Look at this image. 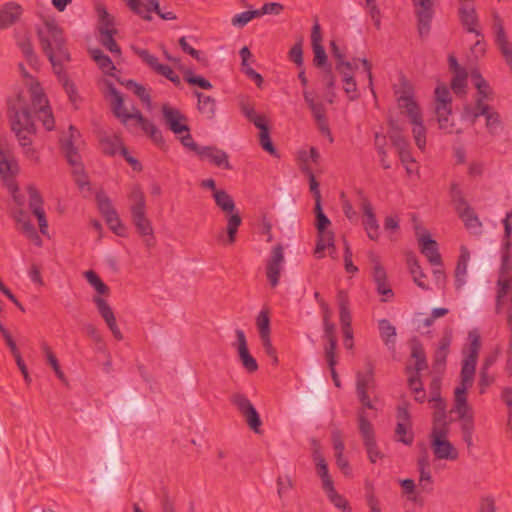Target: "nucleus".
Returning a JSON list of instances; mask_svg holds the SVG:
<instances>
[{"mask_svg":"<svg viewBox=\"0 0 512 512\" xmlns=\"http://www.w3.org/2000/svg\"><path fill=\"white\" fill-rule=\"evenodd\" d=\"M7 117L23 154L30 162L37 164L38 151L32 145L37 130L30 104L23 93H17L7 100Z\"/></svg>","mask_w":512,"mask_h":512,"instance_id":"f257e3e1","label":"nucleus"},{"mask_svg":"<svg viewBox=\"0 0 512 512\" xmlns=\"http://www.w3.org/2000/svg\"><path fill=\"white\" fill-rule=\"evenodd\" d=\"M469 346L464 350L465 357L462 362L461 382L454 391V411L460 420L473 417L471 407L467 403V391L474 381L475 369L480 350V336L477 332L468 335Z\"/></svg>","mask_w":512,"mask_h":512,"instance_id":"f03ea898","label":"nucleus"},{"mask_svg":"<svg viewBox=\"0 0 512 512\" xmlns=\"http://www.w3.org/2000/svg\"><path fill=\"white\" fill-rule=\"evenodd\" d=\"M449 430V422L441 404L434 413L429 434L430 447L436 460L456 461L459 458L458 449L448 439Z\"/></svg>","mask_w":512,"mask_h":512,"instance_id":"7ed1b4c3","label":"nucleus"},{"mask_svg":"<svg viewBox=\"0 0 512 512\" xmlns=\"http://www.w3.org/2000/svg\"><path fill=\"white\" fill-rule=\"evenodd\" d=\"M471 78L474 86L477 88L479 97L475 106L465 107L463 116L472 123H474L478 117L485 116L487 130L490 134L495 135L498 133L501 126L499 114L484 103V99H486L490 93V87L477 71L471 73Z\"/></svg>","mask_w":512,"mask_h":512,"instance_id":"20e7f679","label":"nucleus"},{"mask_svg":"<svg viewBox=\"0 0 512 512\" xmlns=\"http://www.w3.org/2000/svg\"><path fill=\"white\" fill-rule=\"evenodd\" d=\"M37 33L42 50L48 57L52 68L61 66L70 60L62 30L54 21H45L38 28Z\"/></svg>","mask_w":512,"mask_h":512,"instance_id":"39448f33","label":"nucleus"},{"mask_svg":"<svg viewBox=\"0 0 512 512\" xmlns=\"http://www.w3.org/2000/svg\"><path fill=\"white\" fill-rule=\"evenodd\" d=\"M82 143L79 131L74 126H70L68 132L61 138V149L69 165L72 167V173L77 186L82 192H89L90 184L84 173V167L79 154Z\"/></svg>","mask_w":512,"mask_h":512,"instance_id":"423d86ee","label":"nucleus"},{"mask_svg":"<svg viewBox=\"0 0 512 512\" xmlns=\"http://www.w3.org/2000/svg\"><path fill=\"white\" fill-rule=\"evenodd\" d=\"M110 93L113 112L128 129L139 126L154 143L163 142L161 131L149 119L143 117L137 109H134L132 113L128 112L124 106L122 95L115 88H111Z\"/></svg>","mask_w":512,"mask_h":512,"instance_id":"0eeeda50","label":"nucleus"},{"mask_svg":"<svg viewBox=\"0 0 512 512\" xmlns=\"http://www.w3.org/2000/svg\"><path fill=\"white\" fill-rule=\"evenodd\" d=\"M18 68L23 78L26 79L25 84L29 89L34 113L47 131L53 130L55 126L54 117L40 83L27 72L22 63L18 65Z\"/></svg>","mask_w":512,"mask_h":512,"instance_id":"6e6552de","label":"nucleus"},{"mask_svg":"<svg viewBox=\"0 0 512 512\" xmlns=\"http://www.w3.org/2000/svg\"><path fill=\"white\" fill-rule=\"evenodd\" d=\"M212 197L216 206L228 215L227 226L225 230L226 236L224 232H221L218 235V241L223 245H231L236 241V235L238 228L242 223V218L240 214L235 211L236 206L232 196H230L225 190H215V193L212 194Z\"/></svg>","mask_w":512,"mask_h":512,"instance_id":"1a4fd4ad","label":"nucleus"},{"mask_svg":"<svg viewBox=\"0 0 512 512\" xmlns=\"http://www.w3.org/2000/svg\"><path fill=\"white\" fill-rule=\"evenodd\" d=\"M397 103L400 112L406 115L413 125V138L417 147L423 151L426 147V128L423 124L422 114L417 102L410 91L404 90L399 95Z\"/></svg>","mask_w":512,"mask_h":512,"instance_id":"9d476101","label":"nucleus"},{"mask_svg":"<svg viewBox=\"0 0 512 512\" xmlns=\"http://www.w3.org/2000/svg\"><path fill=\"white\" fill-rule=\"evenodd\" d=\"M18 171V163L11 150L5 143L0 142V176L8 191L11 193L14 201L17 204L22 205L24 199L18 195V186L15 180V176Z\"/></svg>","mask_w":512,"mask_h":512,"instance_id":"9b49d317","label":"nucleus"},{"mask_svg":"<svg viewBox=\"0 0 512 512\" xmlns=\"http://www.w3.org/2000/svg\"><path fill=\"white\" fill-rule=\"evenodd\" d=\"M375 387L373 366L368 363L363 371H358L356 374V394L359 402L366 409L377 410L375 405L377 397L374 395Z\"/></svg>","mask_w":512,"mask_h":512,"instance_id":"f8f14e48","label":"nucleus"},{"mask_svg":"<svg viewBox=\"0 0 512 512\" xmlns=\"http://www.w3.org/2000/svg\"><path fill=\"white\" fill-rule=\"evenodd\" d=\"M314 212L316 215L315 225L318 233L315 254L318 258H322L324 256L325 249L334 246V235L331 231L327 230L331 222L329 218L324 214L320 201L315 203Z\"/></svg>","mask_w":512,"mask_h":512,"instance_id":"ddd939ff","label":"nucleus"},{"mask_svg":"<svg viewBox=\"0 0 512 512\" xmlns=\"http://www.w3.org/2000/svg\"><path fill=\"white\" fill-rule=\"evenodd\" d=\"M230 402L236 407L249 428L255 433H259L262 421L258 411L248 397L243 393L236 392L230 396Z\"/></svg>","mask_w":512,"mask_h":512,"instance_id":"4468645a","label":"nucleus"},{"mask_svg":"<svg viewBox=\"0 0 512 512\" xmlns=\"http://www.w3.org/2000/svg\"><path fill=\"white\" fill-rule=\"evenodd\" d=\"M133 53L145 64L150 70L157 75L163 76L170 80L176 86L181 84L180 77L173 71V69L165 64H161L159 59L150 51L137 46H132Z\"/></svg>","mask_w":512,"mask_h":512,"instance_id":"2eb2a0df","label":"nucleus"},{"mask_svg":"<svg viewBox=\"0 0 512 512\" xmlns=\"http://www.w3.org/2000/svg\"><path fill=\"white\" fill-rule=\"evenodd\" d=\"M436 115L440 129L448 133L453 132V123L451 116V96L450 91L445 85H438L435 89Z\"/></svg>","mask_w":512,"mask_h":512,"instance_id":"dca6fc26","label":"nucleus"},{"mask_svg":"<svg viewBox=\"0 0 512 512\" xmlns=\"http://www.w3.org/2000/svg\"><path fill=\"white\" fill-rule=\"evenodd\" d=\"M96 202L100 213L106 220V223L117 235H121L124 227L121 224L117 211L115 210L112 201L104 192L96 194Z\"/></svg>","mask_w":512,"mask_h":512,"instance_id":"f3484780","label":"nucleus"},{"mask_svg":"<svg viewBox=\"0 0 512 512\" xmlns=\"http://www.w3.org/2000/svg\"><path fill=\"white\" fill-rule=\"evenodd\" d=\"M419 250L432 266H442L443 261L439 253L438 243L431 238L427 231L416 232Z\"/></svg>","mask_w":512,"mask_h":512,"instance_id":"a211bd4d","label":"nucleus"},{"mask_svg":"<svg viewBox=\"0 0 512 512\" xmlns=\"http://www.w3.org/2000/svg\"><path fill=\"white\" fill-rule=\"evenodd\" d=\"M459 17L467 32L481 36L474 0H459Z\"/></svg>","mask_w":512,"mask_h":512,"instance_id":"6ab92c4d","label":"nucleus"},{"mask_svg":"<svg viewBox=\"0 0 512 512\" xmlns=\"http://www.w3.org/2000/svg\"><path fill=\"white\" fill-rule=\"evenodd\" d=\"M284 264V253L281 245L272 248L266 264V276L272 287L279 284V278Z\"/></svg>","mask_w":512,"mask_h":512,"instance_id":"aec40b11","label":"nucleus"},{"mask_svg":"<svg viewBox=\"0 0 512 512\" xmlns=\"http://www.w3.org/2000/svg\"><path fill=\"white\" fill-rule=\"evenodd\" d=\"M27 193L29 197V207L32 213L38 220V225L40 232L43 235L48 234V222L46 219V214L43 208V199L39 193V191L32 185L28 186Z\"/></svg>","mask_w":512,"mask_h":512,"instance_id":"412c9836","label":"nucleus"},{"mask_svg":"<svg viewBox=\"0 0 512 512\" xmlns=\"http://www.w3.org/2000/svg\"><path fill=\"white\" fill-rule=\"evenodd\" d=\"M162 113L165 124L176 135L188 132L187 118L176 108L168 104L162 106Z\"/></svg>","mask_w":512,"mask_h":512,"instance_id":"4be33fe9","label":"nucleus"},{"mask_svg":"<svg viewBox=\"0 0 512 512\" xmlns=\"http://www.w3.org/2000/svg\"><path fill=\"white\" fill-rule=\"evenodd\" d=\"M418 18V30L421 36H426L430 30L433 17L432 0H413Z\"/></svg>","mask_w":512,"mask_h":512,"instance_id":"5701e85b","label":"nucleus"},{"mask_svg":"<svg viewBox=\"0 0 512 512\" xmlns=\"http://www.w3.org/2000/svg\"><path fill=\"white\" fill-rule=\"evenodd\" d=\"M390 138L399 152L400 160L402 164L405 166L407 173H414L417 169V165L416 161L412 158L411 153L409 151V144L407 139L401 136L399 133L392 134Z\"/></svg>","mask_w":512,"mask_h":512,"instance_id":"b1692460","label":"nucleus"},{"mask_svg":"<svg viewBox=\"0 0 512 512\" xmlns=\"http://www.w3.org/2000/svg\"><path fill=\"white\" fill-rule=\"evenodd\" d=\"M14 219L17 224V229L34 245L40 247L42 245V239L34 225L30 222L28 214L23 210H19L15 213Z\"/></svg>","mask_w":512,"mask_h":512,"instance_id":"393cba45","label":"nucleus"},{"mask_svg":"<svg viewBox=\"0 0 512 512\" xmlns=\"http://www.w3.org/2000/svg\"><path fill=\"white\" fill-rule=\"evenodd\" d=\"M197 155L201 160H207L214 166L231 169L227 153L217 147L201 146Z\"/></svg>","mask_w":512,"mask_h":512,"instance_id":"a878e982","label":"nucleus"},{"mask_svg":"<svg viewBox=\"0 0 512 512\" xmlns=\"http://www.w3.org/2000/svg\"><path fill=\"white\" fill-rule=\"evenodd\" d=\"M236 338H237V350L239 354L240 361L243 367L248 372H255L258 369V364L254 357L249 353L246 337L242 330H236Z\"/></svg>","mask_w":512,"mask_h":512,"instance_id":"bb28decb","label":"nucleus"},{"mask_svg":"<svg viewBox=\"0 0 512 512\" xmlns=\"http://www.w3.org/2000/svg\"><path fill=\"white\" fill-rule=\"evenodd\" d=\"M469 249L462 245L460 247V255L457 261V265L454 271L455 287L457 290L461 289L466 284V278L468 275V263L470 261Z\"/></svg>","mask_w":512,"mask_h":512,"instance_id":"cd10ccee","label":"nucleus"},{"mask_svg":"<svg viewBox=\"0 0 512 512\" xmlns=\"http://www.w3.org/2000/svg\"><path fill=\"white\" fill-rule=\"evenodd\" d=\"M362 210L364 213L363 227L370 240H377L379 238V224L373 211V206L367 200L362 203Z\"/></svg>","mask_w":512,"mask_h":512,"instance_id":"c85d7f7f","label":"nucleus"},{"mask_svg":"<svg viewBox=\"0 0 512 512\" xmlns=\"http://www.w3.org/2000/svg\"><path fill=\"white\" fill-rule=\"evenodd\" d=\"M53 71L57 76L58 81L61 83L65 92L67 93L70 102L76 107L80 101V96L77 92L75 84L68 78L63 65L53 68Z\"/></svg>","mask_w":512,"mask_h":512,"instance_id":"c756f323","label":"nucleus"},{"mask_svg":"<svg viewBox=\"0 0 512 512\" xmlns=\"http://www.w3.org/2000/svg\"><path fill=\"white\" fill-rule=\"evenodd\" d=\"M17 45L20 48L29 66L34 70H39L40 60L34 52L30 39L25 35L23 37H19L17 38Z\"/></svg>","mask_w":512,"mask_h":512,"instance_id":"7c9ffc66","label":"nucleus"},{"mask_svg":"<svg viewBox=\"0 0 512 512\" xmlns=\"http://www.w3.org/2000/svg\"><path fill=\"white\" fill-rule=\"evenodd\" d=\"M313 460L316 466V472L321 479L322 489H325L334 484L329 471L327 463L319 450H314Z\"/></svg>","mask_w":512,"mask_h":512,"instance_id":"2f4dec72","label":"nucleus"},{"mask_svg":"<svg viewBox=\"0 0 512 512\" xmlns=\"http://www.w3.org/2000/svg\"><path fill=\"white\" fill-rule=\"evenodd\" d=\"M21 15V7L15 3H8L0 9V29H5L16 22Z\"/></svg>","mask_w":512,"mask_h":512,"instance_id":"473e14b6","label":"nucleus"},{"mask_svg":"<svg viewBox=\"0 0 512 512\" xmlns=\"http://www.w3.org/2000/svg\"><path fill=\"white\" fill-rule=\"evenodd\" d=\"M133 223L136 226L138 232L144 236L147 237L145 239L147 246L154 245V238L152 236L153 229L151 226L150 221L146 218L145 212L139 213V214H132Z\"/></svg>","mask_w":512,"mask_h":512,"instance_id":"72a5a7b5","label":"nucleus"},{"mask_svg":"<svg viewBox=\"0 0 512 512\" xmlns=\"http://www.w3.org/2000/svg\"><path fill=\"white\" fill-rule=\"evenodd\" d=\"M100 148L102 152L109 156H114L118 152L122 153V148H125L120 136L106 135L100 139Z\"/></svg>","mask_w":512,"mask_h":512,"instance_id":"f704fd0d","label":"nucleus"},{"mask_svg":"<svg viewBox=\"0 0 512 512\" xmlns=\"http://www.w3.org/2000/svg\"><path fill=\"white\" fill-rule=\"evenodd\" d=\"M303 97L312 113L314 120H320L327 117L325 104L318 100L314 93L308 90H304Z\"/></svg>","mask_w":512,"mask_h":512,"instance_id":"c9c22d12","label":"nucleus"},{"mask_svg":"<svg viewBox=\"0 0 512 512\" xmlns=\"http://www.w3.org/2000/svg\"><path fill=\"white\" fill-rule=\"evenodd\" d=\"M337 302L339 306V318L341 326H351L350 301L348 293L345 290H339L337 293Z\"/></svg>","mask_w":512,"mask_h":512,"instance_id":"e433bc0d","label":"nucleus"},{"mask_svg":"<svg viewBox=\"0 0 512 512\" xmlns=\"http://www.w3.org/2000/svg\"><path fill=\"white\" fill-rule=\"evenodd\" d=\"M357 420L359 433L363 439V443L374 440V428L371 422L368 420L367 413L364 407L358 411Z\"/></svg>","mask_w":512,"mask_h":512,"instance_id":"4c0bfd02","label":"nucleus"},{"mask_svg":"<svg viewBox=\"0 0 512 512\" xmlns=\"http://www.w3.org/2000/svg\"><path fill=\"white\" fill-rule=\"evenodd\" d=\"M512 290V278L499 277L497 281L496 307L497 311H501L506 301L509 300L510 291Z\"/></svg>","mask_w":512,"mask_h":512,"instance_id":"58836bf2","label":"nucleus"},{"mask_svg":"<svg viewBox=\"0 0 512 512\" xmlns=\"http://www.w3.org/2000/svg\"><path fill=\"white\" fill-rule=\"evenodd\" d=\"M131 214L144 213L146 208L145 195L138 185H134L129 193Z\"/></svg>","mask_w":512,"mask_h":512,"instance_id":"ea45409f","label":"nucleus"},{"mask_svg":"<svg viewBox=\"0 0 512 512\" xmlns=\"http://www.w3.org/2000/svg\"><path fill=\"white\" fill-rule=\"evenodd\" d=\"M91 58L96 62L101 71L107 75H114L113 72L116 70L114 63L111 58L103 53L100 49L90 50Z\"/></svg>","mask_w":512,"mask_h":512,"instance_id":"a19ab883","label":"nucleus"},{"mask_svg":"<svg viewBox=\"0 0 512 512\" xmlns=\"http://www.w3.org/2000/svg\"><path fill=\"white\" fill-rule=\"evenodd\" d=\"M196 97L198 98V110L200 113L207 119H212L216 112V102L215 100L200 92H195Z\"/></svg>","mask_w":512,"mask_h":512,"instance_id":"79ce46f5","label":"nucleus"},{"mask_svg":"<svg viewBox=\"0 0 512 512\" xmlns=\"http://www.w3.org/2000/svg\"><path fill=\"white\" fill-rule=\"evenodd\" d=\"M407 264L415 284L423 290H428L429 287L424 281L426 276L423 273L418 260L414 256H409L407 259Z\"/></svg>","mask_w":512,"mask_h":512,"instance_id":"37998d69","label":"nucleus"},{"mask_svg":"<svg viewBox=\"0 0 512 512\" xmlns=\"http://www.w3.org/2000/svg\"><path fill=\"white\" fill-rule=\"evenodd\" d=\"M329 501L339 510L343 512H348L351 510L349 503L345 499V497L339 494L334 487V484L323 489Z\"/></svg>","mask_w":512,"mask_h":512,"instance_id":"c03bdc74","label":"nucleus"},{"mask_svg":"<svg viewBox=\"0 0 512 512\" xmlns=\"http://www.w3.org/2000/svg\"><path fill=\"white\" fill-rule=\"evenodd\" d=\"M378 328L380 331V336L384 343L389 347H393L395 344L396 337L395 327L387 319H382L378 323Z\"/></svg>","mask_w":512,"mask_h":512,"instance_id":"a18cd8bd","label":"nucleus"},{"mask_svg":"<svg viewBox=\"0 0 512 512\" xmlns=\"http://www.w3.org/2000/svg\"><path fill=\"white\" fill-rule=\"evenodd\" d=\"M411 358L415 360L414 369L417 372H420L427 368L424 348L418 341H413L411 344Z\"/></svg>","mask_w":512,"mask_h":512,"instance_id":"49530a36","label":"nucleus"},{"mask_svg":"<svg viewBox=\"0 0 512 512\" xmlns=\"http://www.w3.org/2000/svg\"><path fill=\"white\" fill-rule=\"evenodd\" d=\"M97 13L99 18V33H116L113 17L106 11V9L103 7H98Z\"/></svg>","mask_w":512,"mask_h":512,"instance_id":"de8ad7c7","label":"nucleus"},{"mask_svg":"<svg viewBox=\"0 0 512 512\" xmlns=\"http://www.w3.org/2000/svg\"><path fill=\"white\" fill-rule=\"evenodd\" d=\"M126 87L129 90H131L148 109H151V106H152L151 97H150L149 92L147 91V89L144 86H142L132 80H129L126 84Z\"/></svg>","mask_w":512,"mask_h":512,"instance_id":"09e8293b","label":"nucleus"},{"mask_svg":"<svg viewBox=\"0 0 512 512\" xmlns=\"http://www.w3.org/2000/svg\"><path fill=\"white\" fill-rule=\"evenodd\" d=\"M458 215L468 230L472 231L473 233H477L480 230L481 222L471 208L465 210L464 212H460Z\"/></svg>","mask_w":512,"mask_h":512,"instance_id":"8fccbe9b","label":"nucleus"},{"mask_svg":"<svg viewBox=\"0 0 512 512\" xmlns=\"http://www.w3.org/2000/svg\"><path fill=\"white\" fill-rule=\"evenodd\" d=\"M84 277L87 282L101 295H107L109 293L108 286L101 280L93 270H88L84 273Z\"/></svg>","mask_w":512,"mask_h":512,"instance_id":"3c124183","label":"nucleus"},{"mask_svg":"<svg viewBox=\"0 0 512 512\" xmlns=\"http://www.w3.org/2000/svg\"><path fill=\"white\" fill-rule=\"evenodd\" d=\"M395 434L397 441L405 445H411L413 443L414 435L412 432V424L397 423Z\"/></svg>","mask_w":512,"mask_h":512,"instance_id":"603ef678","label":"nucleus"},{"mask_svg":"<svg viewBox=\"0 0 512 512\" xmlns=\"http://www.w3.org/2000/svg\"><path fill=\"white\" fill-rule=\"evenodd\" d=\"M93 302L95 303L98 312L105 320L106 324L116 319L111 307L105 299L101 298L100 296H95L93 298Z\"/></svg>","mask_w":512,"mask_h":512,"instance_id":"864d4df0","label":"nucleus"},{"mask_svg":"<svg viewBox=\"0 0 512 512\" xmlns=\"http://www.w3.org/2000/svg\"><path fill=\"white\" fill-rule=\"evenodd\" d=\"M467 84V72L465 70H457L451 81V87L455 94L461 95L465 93Z\"/></svg>","mask_w":512,"mask_h":512,"instance_id":"5fc2aeb1","label":"nucleus"},{"mask_svg":"<svg viewBox=\"0 0 512 512\" xmlns=\"http://www.w3.org/2000/svg\"><path fill=\"white\" fill-rule=\"evenodd\" d=\"M503 246L506 251L503 252V254H502V263H501V267H500L499 277L511 278L510 273L512 271V262L510 260V255H509V251H508L509 247H510V242L505 241L503 243Z\"/></svg>","mask_w":512,"mask_h":512,"instance_id":"6e6d98bb","label":"nucleus"},{"mask_svg":"<svg viewBox=\"0 0 512 512\" xmlns=\"http://www.w3.org/2000/svg\"><path fill=\"white\" fill-rule=\"evenodd\" d=\"M368 459L371 463L375 464L379 460L383 459L384 454L380 451L376 439L363 443Z\"/></svg>","mask_w":512,"mask_h":512,"instance_id":"4d7b16f0","label":"nucleus"},{"mask_svg":"<svg viewBox=\"0 0 512 512\" xmlns=\"http://www.w3.org/2000/svg\"><path fill=\"white\" fill-rule=\"evenodd\" d=\"M154 11L159 17L164 20H174L176 15L172 11L162 12L160 9L159 2L157 0H148V5L145 9L146 15H150V12Z\"/></svg>","mask_w":512,"mask_h":512,"instance_id":"13d9d810","label":"nucleus"},{"mask_svg":"<svg viewBox=\"0 0 512 512\" xmlns=\"http://www.w3.org/2000/svg\"><path fill=\"white\" fill-rule=\"evenodd\" d=\"M116 33H100L99 41L100 43L111 53L119 55L121 53L120 47L114 40V35Z\"/></svg>","mask_w":512,"mask_h":512,"instance_id":"bf43d9fd","label":"nucleus"},{"mask_svg":"<svg viewBox=\"0 0 512 512\" xmlns=\"http://www.w3.org/2000/svg\"><path fill=\"white\" fill-rule=\"evenodd\" d=\"M370 260L373 263V280L375 283L387 281V274L383 266L381 265L378 257L374 254L370 255Z\"/></svg>","mask_w":512,"mask_h":512,"instance_id":"052dcab7","label":"nucleus"},{"mask_svg":"<svg viewBox=\"0 0 512 512\" xmlns=\"http://www.w3.org/2000/svg\"><path fill=\"white\" fill-rule=\"evenodd\" d=\"M496 45L498 46L502 56L504 57L506 63L512 70V45L508 41L507 37L501 39H495Z\"/></svg>","mask_w":512,"mask_h":512,"instance_id":"680f3d73","label":"nucleus"},{"mask_svg":"<svg viewBox=\"0 0 512 512\" xmlns=\"http://www.w3.org/2000/svg\"><path fill=\"white\" fill-rule=\"evenodd\" d=\"M128 7L137 15L143 19L150 21L152 18L150 15H146L145 9L148 5V0H126Z\"/></svg>","mask_w":512,"mask_h":512,"instance_id":"e2e57ef3","label":"nucleus"},{"mask_svg":"<svg viewBox=\"0 0 512 512\" xmlns=\"http://www.w3.org/2000/svg\"><path fill=\"white\" fill-rule=\"evenodd\" d=\"M418 486L423 492H431L433 490V479L430 470L421 469L419 471Z\"/></svg>","mask_w":512,"mask_h":512,"instance_id":"0e129e2a","label":"nucleus"},{"mask_svg":"<svg viewBox=\"0 0 512 512\" xmlns=\"http://www.w3.org/2000/svg\"><path fill=\"white\" fill-rule=\"evenodd\" d=\"M256 324L259 331V336L270 335V319L268 316V312L262 310L256 320Z\"/></svg>","mask_w":512,"mask_h":512,"instance_id":"69168bd1","label":"nucleus"},{"mask_svg":"<svg viewBox=\"0 0 512 512\" xmlns=\"http://www.w3.org/2000/svg\"><path fill=\"white\" fill-rule=\"evenodd\" d=\"M257 11L256 10H253V11H244L242 13H239V14H236L233 16L232 18V24L234 26H239V27H243L245 26L248 22H250L252 19L258 17L257 15Z\"/></svg>","mask_w":512,"mask_h":512,"instance_id":"338daca9","label":"nucleus"},{"mask_svg":"<svg viewBox=\"0 0 512 512\" xmlns=\"http://www.w3.org/2000/svg\"><path fill=\"white\" fill-rule=\"evenodd\" d=\"M452 201L455 205V209L458 214H460V212H464L465 210L471 208L468 205V203L465 201V199L463 198L461 192L459 190H457L455 186H453V188H452Z\"/></svg>","mask_w":512,"mask_h":512,"instance_id":"774afa93","label":"nucleus"}]
</instances>
